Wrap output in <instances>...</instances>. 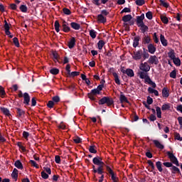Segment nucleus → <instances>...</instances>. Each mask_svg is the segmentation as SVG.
Instances as JSON below:
<instances>
[{
    "instance_id": "obj_21",
    "label": "nucleus",
    "mask_w": 182,
    "mask_h": 182,
    "mask_svg": "<svg viewBox=\"0 0 182 182\" xmlns=\"http://www.w3.org/2000/svg\"><path fill=\"white\" fill-rule=\"evenodd\" d=\"M119 100L121 103H129V100H127V97L123 94H122L119 97Z\"/></svg>"
},
{
    "instance_id": "obj_5",
    "label": "nucleus",
    "mask_w": 182,
    "mask_h": 182,
    "mask_svg": "<svg viewBox=\"0 0 182 182\" xmlns=\"http://www.w3.org/2000/svg\"><path fill=\"white\" fill-rule=\"evenodd\" d=\"M102 157L97 156L93 159L92 163L96 166H99V167H100V166H102V168H103V166H105V163L102 161Z\"/></svg>"
},
{
    "instance_id": "obj_64",
    "label": "nucleus",
    "mask_w": 182,
    "mask_h": 182,
    "mask_svg": "<svg viewBox=\"0 0 182 182\" xmlns=\"http://www.w3.org/2000/svg\"><path fill=\"white\" fill-rule=\"evenodd\" d=\"M88 97L90 99V100H95V95L90 92V93H88Z\"/></svg>"
},
{
    "instance_id": "obj_44",
    "label": "nucleus",
    "mask_w": 182,
    "mask_h": 182,
    "mask_svg": "<svg viewBox=\"0 0 182 182\" xmlns=\"http://www.w3.org/2000/svg\"><path fill=\"white\" fill-rule=\"evenodd\" d=\"M146 17L147 18V19H149V20L153 19V13H151V11H148L146 14Z\"/></svg>"
},
{
    "instance_id": "obj_58",
    "label": "nucleus",
    "mask_w": 182,
    "mask_h": 182,
    "mask_svg": "<svg viewBox=\"0 0 182 182\" xmlns=\"http://www.w3.org/2000/svg\"><path fill=\"white\" fill-rule=\"evenodd\" d=\"M17 146L19 147V149H21L23 151H26L25 147L22 146V142H18Z\"/></svg>"
},
{
    "instance_id": "obj_40",
    "label": "nucleus",
    "mask_w": 182,
    "mask_h": 182,
    "mask_svg": "<svg viewBox=\"0 0 182 182\" xmlns=\"http://www.w3.org/2000/svg\"><path fill=\"white\" fill-rule=\"evenodd\" d=\"M156 166L157 169L159 170V171H160V172L163 171V168H161V161H157L156 163Z\"/></svg>"
},
{
    "instance_id": "obj_43",
    "label": "nucleus",
    "mask_w": 182,
    "mask_h": 182,
    "mask_svg": "<svg viewBox=\"0 0 182 182\" xmlns=\"http://www.w3.org/2000/svg\"><path fill=\"white\" fill-rule=\"evenodd\" d=\"M20 10L21 11V12L26 13L28 12V7H26V5H21L20 6Z\"/></svg>"
},
{
    "instance_id": "obj_9",
    "label": "nucleus",
    "mask_w": 182,
    "mask_h": 182,
    "mask_svg": "<svg viewBox=\"0 0 182 182\" xmlns=\"http://www.w3.org/2000/svg\"><path fill=\"white\" fill-rule=\"evenodd\" d=\"M23 96L24 99V101H23L24 105H26V106H28L29 102H31V97L29 96V94H28V92H25Z\"/></svg>"
},
{
    "instance_id": "obj_49",
    "label": "nucleus",
    "mask_w": 182,
    "mask_h": 182,
    "mask_svg": "<svg viewBox=\"0 0 182 182\" xmlns=\"http://www.w3.org/2000/svg\"><path fill=\"white\" fill-rule=\"evenodd\" d=\"M79 75H80V73L77 71H74V72L70 73L69 74V75L72 76L73 77H75V76H79Z\"/></svg>"
},
{
    "instance_id": "obj_27",
    "label": "nucleus",
    "mask_w": 182,
    "mask_h": 182,
    "mask_svg": "<svg viewBox=\"0 0 182 182\" xmlns=\"http://www.w3.org/2000/svg\"><path fill=\"white\" fill-rule=\"evenodd\" d=\"M150 41H151V39L150 38V36H145L142 38V42H143V43H144V45H146V43H150Z\"/></svg>"
},
{
    "instance_id": "obj_22",
    "label": "nucleus",
    "mask_w": 182,
    "mask_h": 182,
    "mask_svg": "<svg viewBox=\"0 0 182 182\" xmlns=\"http://www.w3.org/2000/svg\"><path fill=\"white\" fill-rule=\"evenodd\" d=\"M160 41L163 46H167V40H166V38H164V36H163V34L160 35Z\"/></svg>"
},
{
    "instance_id": "obj_10",
    "label": "nucleus",
    "mask_w": 182,
    "mask_h": 182,
    "mask_svg": "<svg viewBox=\"0 0 182 182\" xmlns=\"http://www.w3.org/2000/svg\"><path fill=\"white\" fill-rule=\"evenodd\" d=\"M143 21H144V14H142L140 16L136 17L137 26H139V25H142L143 23H144Z\"/></svg>"
},
{
    "instance_id": "obj_42",
    "label": "nucleus",
    "mask_w": 182,
    "mask_h": 182,
    "mask_svg": "<svg viewBox=\"0 0 182 182\" xmlns=\"http://www.w3.org/2000/svg\"><path fill=\"white\" fill-rule=\"evenodd\" d=\"M135 3L136 5H138V6H141L144 5L145 1H144V0H136Z\"/></svg>"
},
{
    "instance_id": "obj_17",
    "label": "nucleus",
    "mask_w": 182,
    "mask_h": 182,
    "mask_svg": "<svg viewBox=\"0 0 182 182\" xmlns=\"http://www.w3.org/2000/svg\"><path fill=\"white\" fill-rule=\"evenodd\" d=\"M70 26L71 28H73V29H75V31H79V29H80V24L77 23L72 22L70 23Z\"/></svg>"
},
{
    "instance_id": "obj_6",
    "label": "nucleus",
    "mask_w": 182,
    "mask_h": 182,
    "mask_svg": "<svg viewBox=\"0 0 182 182\" xmlns=\"http://www.w3.org/2000/svg\"><path fill=\"white\" fill-rule=\"evenodd\" d=\"M139 69L142 70V72L147 73L150 70V65L147 63H141L139 65Z\"/></svg>"
},
{
    "instance_id": "obj_23",
    "label": "nucleus",
    "mask_w": 182,
    "mask_h": 182,
    "mask_svg": "<svg viewBox=\"0 0 182 182\" xmlns=\"http://www.w3.org/2000/svg\"><path fill=\"white\" fill-rule=\"evenodd\" d=\"M93 173H97L98 174L105 173V171H103V166H99L97 169H93Z\"/></svg>"
},
{
    "instance_id": "obj_19",
    "label": "nucleus",
    "mask_w": 182,
    "mask_h": 182,
    "mask_svg": "<svg viewBox=\"0 0 182 182\" xmlns=\"http://www.w3.org/2000/svg\"><path fill=\"white\" fill-rule=\"evenodd\" d=\"M170 170L173 174H179L180 173V169L177 166H172Z\"/></svg>"
},
{
    "instance_id": "obj_36",
    "label": "nucleus",
    "mask_w": 182,
    "mask_h": 182,
    "mask_svg": "<svg viewBox=\"0 0 182 182\" xmlns=\"http://www.w3.org/2000/svg\"><path fill=\"white\" fill-rule=\"evenodd\" d=\"M170 104H164L162 105L161 107V110L163 112L166 111V110H170Z\"/></svg>"
},
{
    "instance_id": "obj_53",
    "label": "nucleus",
    "mask_w": 182,
    "mask_h": 182,
    "mask_svg": "<svg viewBox=\"0 0 182 182\" xmlns=\"http://www.w3.org/2000/svg\"><path fill=\"white\" fill-rule=\"evenodd\" d=\"M41 177H43L45 180L49 178V175L46 173L45 171L41 172Z\"/></svg>"
},
{
    "instance_id": "obj_32",
    "label": "nucleus",
    "mask_w": 182,
    "mask_h": 182,
    "mask_svg": "<svg viewBox=\"0 0 182 182\" xmlns=\"http://www.w3.org/2000/svg\"><path fill=\"white\" fill-rule=\"evenodd\" d=\"M53 56L55 62H59V54L56 51L53 52Z\"/></svg>"
},
{
    "instance_id": "obj_20",
    "label": "nucleus",
    "mask_w": 182,
    "mask_h": 182,
    "mask_svg": "<svg viewBox=\"0 0 182 182\" xmlns=\"http://www.w3.org/2000/svg\"><path fill=\"white\" fill-rule=\"evenodd\" d=\"M125 75H127L129 77H133L134 76V72L133 70L128 68L126 70Z\"/></svg>"
},
{
    "instance_id": "obj_15",
    "label": "nucleus",
    "mask_w": 182,
    "mask_h": 182,
    "mask_svg": "<svg viewBox=\"0 0 182 182\" xmlns=\"http://www.w3.org/2000/svg\"><path fill=\"white\" fill-rule=\"evenodd\" d=\"M138 26H139V28H140L142 33H144L149 31V27L147 26H146L144 23L140 24Z\"/></svg>"
},
{
    "instance_id": "obj_2",
    "label": "nucleus",
    "mask_w": 182,
    "mask_h": 182,
    "mask_svg": "<svg viewBox=\"0 0 182 182\" xmlns=\"http://www.w3.org/2000/svg\"><path fill=\"white\" fill-rule=\"evenodd\" d=\"M113 103H114V101L110 97H104L98 102L99 105H107V106H112Z\"/></svg>"
},
{
    "instance_id": "obj_35",
    "label": "nucleus",
    "mask_w": 182,
    "mask_h": 182,
    "mask_svg": "<svg viewBox=\"0 0 182 182\" xmlns=\"http://www.w3.org/2000/svg\"><path fill=\"white\" fill-rule=\"evenodd\" d=\"M97 46H98V49H100V50H101V49H103V46H105V41L103 40H100L97 43Z\"/></svg>"
},
{
    "instance_id": "obj_13",
    "label": "nucleus",
    "mask_w": 182,
    "mask_h": 182,
    "mask_svg": "<svg viewBox=\"0 0 182 182\" xmlns=\"http://www.w3.org/2000/svg\"><path fill=\"white\" fill-rule=\"evenodd\" d=\"M75 45H76V39L74 37H72L70 41L68 42V48L70 49H73L75 48Z\"/></svg>"
},
{
    "instance_id": "obj_7",
    "label": "nucleus",
    "mask_w": 182,
    "mask_h": 182,
    "mask_svg": "<svg viewBox=\"0 0 182 182\" xmlns=\"http://www.w3.org/2000/svg\"><path fill=\"white\" fill-rule=\"evenodd\" d=\"M148 63L151 65H159V58L156 55H151L149 58Z\"/></svg>"
},
{
    "instance_id": "obj_55",
    "label": "nucleus",
    "mask_w": 182,
    "mask_h": 182,
    "mask_svg": "<svg viewBox=\"0 0 182 182\" xmlns=\"http://www.w3.org/2000/svg\"><path fill=\"white\" fill-rule=\"evenodd\" d=\"M47 106L50 109H52V107H53V106H55V102H53V101H48Z\"/></svg>"
},
{
    "instance_id": "obj_29",
    "label": "nucleus",
    "mask_w": 182,
    "mask_h": 182,
    "mask_svg": "<svg viewBox=\"0 0 182 182\" xmlns=\"http://www.w3.org/2000/svg\"><path fill=\"white\" fill-rule=\"evenodd\" d=\"M168 58H170L171 59H172V60H173L174 59H176V53H174V50H172L171 51H169L168 53Z\"/></svg>"
},
{
    "instance_id": "obj_39",
    "label": "nucleus",
    "mask_w": 182,
    "mask_h": 182,
    "mask_svg": "<svg viewBox=\"0 0 182 182\" xmlns=\"http://www.w3.org/2000/svg\"><path fill=\"white\" fill-rule=\"evenodd\" d=\"M50 73H51V75H58L59 73V69L52 68L50 70Z\"/></svg>"
},
{
    "instance_id": "obj_31",
    "label": "nucleus",
    "mask_w": 182,
    "mask_h": 182,
    "mask_svg": "<svg viewBox=\"0 0 182 182\" xmlns=\"http://www.w3.org/2000/svg\"><path fill=\"white\" fill-rule=\"evenodd\" d=\"M1 112L5 114L6 116H11V113L9 112V109L7 108L3 107L1 108Z\"/></svg>"
},
{
    "instance_id": "obj_45",
    "label": "nucleus",
    "mask_w": 182,
    "mask_h": 182,
    "mask_svg": "<svg viewBox=\"0 0 182 182\" xmlns=\"http://www.w3.org/2000/svg\"><path fill=\"white\" fill-rule=\"evenodd\" d=\"M29 163L30 164H31V166H33V167H36V168H39V165H38V164H36L35 161L31 160Z\"/></svg>"
},
{
    "instance_id": "obj_51",
    "label": "nucleus",
    "mask_w": 182,
    "mask_h": 182,
    "mask_svg": "<svg viewBox=\"0 0 182 182\" xmlns=\"http://www.w3.org/2000/svg\"><path fill=\"white\" fill-rule=\"evenodd\" d=\"M63 12L65 14V15H70L72 14V12L70 11V10L69 9L67 8H64L63 9Z\"/></svg>"
},
{
    "instance_id": "obj_3",
    "label": "nucleus",
    "mask_w": 182,
    "mask_h": 182,
    "mask_svg": "<svg viewBox=\"0 0 182 182\" xmlns=\"http://www.w3.org/2000/svg\"><path fill=\"white\" fill-rule=\"evenodd\" d=\"M166 154L168 159H170V161H171V163H173V164H176L178 167V166H180V164H178V160H177V158L176 157V156H174L173 153L167 151Z\"/></svg>"
},
{
    "instance_id": "obj_4",
    "label": "nucleus",
    "mask_w": 182,
    "mask_h": 182,
    "mask_svg": "<svg viewBox=\"0 0 182 182\" xmlns=\"http://www.w3.org/2000/svg\"><path fill=\"white\" fill-rule=\"evenodd\" d=\"M107 171L111 175V178L113 182H119V178L116 176V174H114V172L109 166H107Z\"/></svg>"
},
{
    "instance_id": "obj_25",
    "label": "nucleus",
    "mask_w": 182,
    "mask_h": 182,
    "mask_svg": "<svg viewBox=\"0 0 182 182\" xmlns=\"http://www.w3.org/2000/svg\"><path fill=\"white\" fill-rule=\"evenodd\" d=\"M139 41H140V36H136L133 43L134 48H137V46H139Z\"/></svg>"
},
{
    "instance_id": "obj_57",
    "label": "nucleus",
    "mask_w": 182,
    "mask_h": 182,
    "mask_svg": "<svg viewBox=\"0 0 182 182\" xmlns=\"http://www.w3.org/2000/svg\"><path fill=\"white\" fill-rule=\"evenodd\" d=\"M148 119H149V120H150L151 122H154V120H156L157 118L156 117V115L151 114L149 116V117H148Z\"/></svg>"
},
{
    "instance_id": "obj_47",
    "label": "nucleus",
    "mask_w": 182,
    "mask_h": 182,
    "mask_svg": "<svg viewBox=\"0 0 182 182\" xmlns=\"http://www.w3.org/2000/svg\"><path fill=\"white\" fill-rule=\"evenodd\" d=\"M89 151H90V153H92L93 154H96L97 153V151L95 149L94 146H90Z\"/></svg>"
},
{
    "instance_id": "obj_34",
    "label": "nucleus",
    "mask_w": 182,
    "mask_h": 182,
    "mask_svg": "<svg viewBox=\"0 0 182 182\" xmlns=\"http://www.w3.org/2000/svg\"><path fill=\"white\" fill-rule=\"evenodd\" d=\"M173 60L174 65H176V66H181V60H180V58H175Z\"/></svg>"
},
{
    "instance_id": "obj_48",
    "label": "nucleus",
    "mask_w": 182,
    "mask_h": 182,
    "mask_svg": "<svg viewBox=\"0 0 182 182\" xmlns=\"http://www.w3.org/2000/svg\"><path fill=\"white\" fill-rule=\"evenodd\" d=\"M13 42L17 48H19V41L18 40V38L15 37L13 38Z\"/></svg>"
},
{
    "instance_id": "obj_63",
    "label": "nucleus",
    "mask_w": 182,
    "mask_h": 182,
    "mask_svg": "<svg viewBox=\"0 0 182 182\" xmlns=\"http://www.w3.org/2000/svg\"><path fill=\"white\" fill-rule=\"evenodd\" d=\"M163 164L165 167H173V164H171V162H164Z\"/></svg>"
},
{
    "instance_id": "obj_14",
    "label": "nucleus",
    "mask_w": 182,
    "mask_h": 182,
    "mask_svg": "<svg viewBox=\"0 0 182 182\" xmlns=\"http://www.w3.org/2000/svg\"><path fill=\"white\" fill-rule=\"evenodd\" d=\"M156 48L154 44L151 43L148 46V52H149V53H151L153 55L156 52Z\"/></svg>"
},
{
    "instance_id": "obj_12",
    "label": "nucleus",
    "mask_w": 182,
    "mask_h": 182,
    "mask_svg": "<svg viewBox=\"0 0 182 182\" xmlns=\"http://www.w3.org/2000/svg\"><path fill=\"white\" fill-rule=\"evenodd\" d=\"M97 21L100 23H106V21H107L106 17H105L103 14H99L97 16Z\"/></svg>"
},
{
    "instance_id": "obj_46",
    "label": "nucleus",
    "mask_w": 182,
    "mask_h": 182,
    "mask_svg": "<svg viewBox=\"0 0 182 182\" xmlns=\"http://www.w3.org/2000/svg\"><path fill=\"white\" fill-rule=\"evenodd\" d=\"M90 36L92 39H95L96 38V31L95 30H90Z\"/></svg>"
},
{
    "instance_id": "obj_59",
    "label": "nucleus",
    "mask_w": 182,
    "mask_h": 182,
    "mask_svg": "<svg viewBox=\"0 0 182 182\" xmlns=\"http://www.w3.org/2000/svg\"><path fill=\"white\" fill-rule=\"evenodd\" d=\"M11 177H12V178H14L15 180V181H18V173H16L15 172H12Z\"/></svg>"
},
{
    "instance_id": "obj_30",
    "label": "nucleus",
    "mask_w": 182,
    "mask_h": 182,
    "mask_svg": "<svg viewBox=\"0 0 182 182\" xmlns=\"http://www.w3.org/2000/svg\"><path fill=\"white\" fill-rule=\"evenodd\" d=\"M156 110L158 119H161V108H160V107H156Z\"/></svg>"
},
{
    "instance_id": "obj_50",
    "label": "nucleus",
    "mask_w": 182,
    "mask_h": 182,
    "mask_svg": "<svg viewBox=\"0 0 182 182\" xmlns=\"http://www.w3.org/2000/svg\"><path fill=\"white\" fill-rule=\"evenodd\" d=\"M174 136H175L176 140H178L179 141H182V137L180 136L179 133L176 132Z\"/></svg>"
},
{
    "instance_id": "obj_60",
    "label": "nucleus",
    "mask_w": 182,
    "mask_h": 182,
    "mask_svg": "<svg viewBox=\"0 0 182 182\" xmlns=\"http://www.w3.org/2000/svg\"><path fill=\"white\" fill-rule=\"evenodd\" d=\"M170 77H172V79H176V70H173V71L170 73Z\"/></svg>"
},
{
    "instance_id": "obj_28",
    "label": "nucleus",
    "mask_w": 182,
    "mask_h": 182,
    "mask_svg": "<svg viewBox=\"0 0 182 182\" xmlns=\"http://www.w3.org/2000/svg\"><path fill=\"white\" fill-rule=\"evenodd\" d=\"M112 75L114 78V82L117 85H120V80L119 79V75L116 73H113Z\"/></svg>"
},
{
    "instance_id": "obj_11",
    "label": "nucleus",
    "mask_w": 182,
    "mask_h": 182,
    "mask_svg": "<svg viewBox=\"0 0 182 182\" xmlns=\"http://www.w3.org/2000/svg\"><path fill=\"white\" fill-rule=\"evenodd\" d=\"M63 32H69L70 31V27H69V23L66 21H63Z\"/></svg>"
},
{
    "instance_id": "obj_61",
    "label": "nucleus",
    "mask_w": 182,
    "mask_h": 182,
    "mask_svg": "<svg viewBox=\"0 0 182 182\" xmlns=\"http://www.w3.org/2000/svg\"><path fill=\"white\" fill-rule=\"evenodd\" d=\"M55 163H57V164H60V156L59 155L55 156Z\"/></svg>"
},
{
    "instance_id": "obj_8",
    "label": "nucleus",
    "mask_w": 182,
    "mask_h": 182,
    "mask_svg": "<svg viewBox=\"0 0 182 182\" xmlns=\"http://www.w3.org/2000/svg\"><path fill=\"white\" fill-rule=\"evenodd\" d=\"M17 117L18 119H22L25 116V111L21 108H16Z\"/></svg>"
},
{
    "instance_id": "obj_16",
    "label": "nucleus",
    "mask_w": 182,
    "mask_h": 182,
    "mask_svg": "<svg viewBox=\"0 0 182 182\" xmlns=\"http://www.w3.org/2000/svg\"><path fill=\"white\" fill-rule=\"evenodd\" d=\"M153 142L157 149H160V150H163V149H164V145L161 144V143H160V141L158 140H154Z\"/></svg>"
},
{
    "instance_id": "obj_24",
    "label": "nucleus",
    "mask_w": 182,
    "mask_h": 182,
    "mask_svg": "<svg viewBox=\"0 0 182 182\" xmlns=\"http://www.w3.org/2000/svg\"><path fill=\"white\" fill-rule=\"evenodd\" d=\"M14 166L15 167H16L17 168H20L21 170L23 168V165H22V163L19 160L16 161Z\"/></svg>"
},
{
    "instance_id": "obj_52",
    "label": "nucleus",
    "mask_w": 182,
    "mask_h": 182,
    "mask_svg": "<svg viewBox=\"0 0 182 182\" xmlns=\"http://www.w3.org/2000/svg\"><path fill=\"white\" fill-rule=\"evenodd\" d=\"M73 141H75L76 144L82 143V139H80L79 136H75L73 139Z\"/></svg>"
},
{
    "instance_id": "obj_1",
    "label": "nucleus",
    "mask_w": 182,
    "mask_h": 182,
    "mask_svg": "<svg viewBox=\"0 0 182 182\" xmlns=\"http://www.w3.org/2000/svg\"><path fill=\"white\" fill-rule=\"evenodd\" d=\"M149 56H150V55L144 48V51L141 50H139L136 52H134L132 58L133 59H134V60H140L142 58L143 60H145V59H149Z\"/></svg>"
},
{
    "instance_id": "obj_37",
    "label": "nucleus",
    "mask_w": 182,
    "mask_h": 182,
    "mask_svg": "<svg viewBox=\"0 0 182 182\" xmlns=\"http://www.w3.org/2000/svg\"><path fill=\"white\" fill-rule=\"evenodd\" d=\"M161 20L163 23H165L166 25L168 23V18L166 16H161Z\"/></svg>"
},
{
    "instance_id": "obj_33",
    "label": "nucleus",
    "mask_w": 182,
    "mask_h": 182,
    "mask_svg": "<svg viewBox=\"0 0 182 182\" xmlns=\"http://www.w3.org/2000/svg\"><path fill=\"white\" fill-rule=\"evenodd\" d=\"M139 77L141 79H145L149 75H147V73H144V71H141L139 73Z\"/></svg>"
},
{
    "instance_id": "obj_54",
    "label": "nucleus",
    "mask_w": 182,
    "mask_h": 182,
    "mask_svg": "<svg viewBox=\"0 0 182 182\" xmlns=\"http://www.w3.org/2000/svg\"><path fill=\"white\" fill-rule=\"evenodd\" d=\"M153 40L155 43H159V38H157V33H154L153 36Z\"/></svg>"
},
{
    "instance_id": "obj_41",
    "label": "nucleus",
    "mask_w": 182,
    "mask_h": 182,
    "mask_svg": "<svg viewBox=\"0 0 182 182\" xmlns=\"http://www.w3.org/2000/svg\"><path fill=\"white\" fill-rule=\"evenodd\" d=\"M54 26H55V29L56 32H59L60 31L59 29V28L60 27V24H59V21H55Z\"/></svg>"
},
{
    "instance_id": "obj_38",
    "label": "nucleus",
    "mask_w": 182,
    "mask_h": 182,
    "mask_svg": "<svg viewBox=\"0 0 182 182\" xmlns=\"http://www.w3.org/2000/svg\"><path fill=\"white\" fill-rule=\"evenodd\" d=\"M159 4H160V5L164 6V8H168V6H169L168 3L166 2V1H164V0H159Z\"/></svg>"
},
{
    "instance_id": "obj_56",
    "label": "nucleus",
    "mask_w": 182,
    "mask_h": 182,
    "mask_svg": "<svg viewBox=\"0 0 182 182\" xmlns=\"http://www.w3.org/2000/svg\"><path fill=\"white\" fill-rule=\"evenodd\" d=\"M53 102H55V103H59L60 102V98L59 96H55L53 97Z\"/></svg>"
},
{
    "instance_id": "obj_18",
    "label": "nucleus",
    "mask_w": 182,
    "mask_h": 182,
    "mask_svg": "<svg viewBox=\"0 0 182 182\" xmlns=\"http://www.w3.org/2000/svg\"><path fill=\"white\" fill-rule=\"evenodd\" d=\"M132 18L133 17L130 14L125 15L122 17V21H123V22H130V21H132Z\"/></svg>"
},
{
    "instance_id": "obj_26",
    "label": "nucleus",
    "mask_w": 182,
    "mask_h": 182,
    "mask_svg": "<svg viewBox=\"0 0 182 182\" xmlns=\"http://www.w3.org/2000/svg\"><path fill=\"white\" fill-rule=\"evenodd\" d=\"M162 96H163V97H168V96H169L168 89H167L166 87L163 88Z\"/></svg>"
},
{
    "instance_id": "obj_62",
    "label": "nucleus",
    "mask_w": 182,
    "mask_h": 182,
    "mask_svg": "<svg viewBox=\"0 0 182 182\" xmlns=\"http://www.w3.org/2000/svg\"><path fill=\"white\" fill-rule=\"evenodd\" d=\"M91 92L92 94H94L95 96H96V95H100V92L98 91V90L97 88L94 89V90H92Z\"/></svg>"
}]
</instances>
